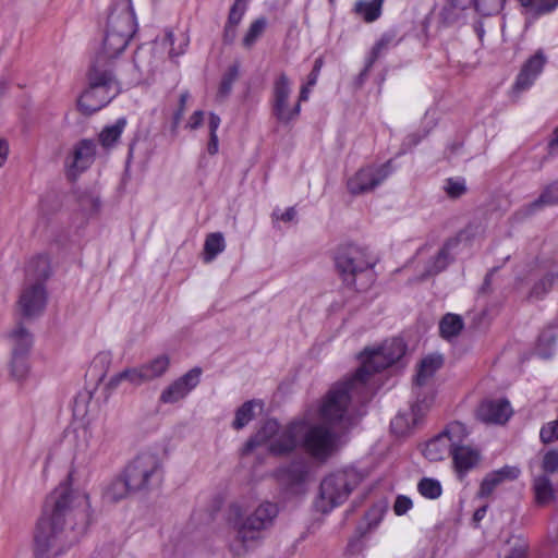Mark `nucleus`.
Segmentation results:
<instances>
[{
	"label": "nucleus",
	"instance_id": "f257e3e1",
	"mask_svg": "<svg viewBox=\"0 0 558 558\" xmlns=\"http://www.w3.org/2000/svg\"><path fill=\"white\" fill-rule=\"evenodd\" d=\"M68 480L46 498L34 542L36 558H57L71 548L88 525V495L75 490Z\"/></svg>",
	"mask_w": 558,
	"mask_h": 558
},
{
	"label": "nucleus",
	"instance_id": "f03ea898",
	"mask_svg": "<svg viewBox=\"0 0 558 558\" xmlns=\"http://www.w3.org/2000/svg\"><path fill=\"white\" fill-rule=\"evenodd\" d=\"M407 351L401 338L386 340L377 349H365L361 354L362 364L352 377L335 384L327 392L322 414L327 420L343 418L347 405L354 396L366 391L369 377L398 362Z\"/></svg>",
	"mask_w": 558,
	"mask_h": 558
},
{
	"label": "nucleus",
	"instance_id": "7ed1b4c3",
	"mask_svg": "<svg viewBox=\"0 0 558 558\" xmlns=\"http://www.w3.org/2000/svg\"><path fill=\"white\" fill-rule=\"evenodd\" d=\"M87 88L77 100L80 111L90 116L107 106L121 93L111 63L104 56H96L87 72Z\"/></svg>",
	"mask_w": 558,
	"mask_h": 558
},
{
	"label": "nucleus",
	"instance_id": "20e7f679",
	"mask_svg": "<svg viewBox=\"0 0 558 558\" xmlns=\"http://www.w3.org/2000/svg\"><path fill=\"white\" fill-rule=\"evenodd\" d=\"M376 260L366 247L355 244L340 246L335 256L336 267L343 282L356 291L366 290L374 281L372 269Z\"/></svg>",
	"mask_w": 558,
	"mask_h": 558
},
{
	"label": "nucleus",
	"instance_id": "39448f33",
	"mask_svg": "<svg viewBox=\"0 0 558 558\" xmlns=\"http://www.w3.org/2000/svg\"><path fill=\"white\" fill-rule=\"evenodd\" d=\"M326 399L327 396L324 398L323 403L319 408V417L323 421V423L307 425V423L304 421L302 449L318 462H326L336 452L338 448L337 433L331 430V428L327 427L326 425L332 426L338 423H343L344 421H347L349 407L348 404L343 418L327 420L322 414V408Z\"/></svg>",
	"mask_w": 558,
	"mask_h": 558
},
{
	"label": "nucleus",
	"instance_id": "423d86ee",
	"mask_svg": "<svg viewBox=\"0 0 558 558\" xmlns=\"http://www.w3.org/2000/svg\"><path fill=\"white\" fill-rule=\"evenodd\" d=\"M278 515V507L272 502L260 504L236 529V535L230 544L234 556L244 555L254 542L259 538L260 532L270 527Z\"/></svg>",
	"mask_w": 558,
	"mask_h": 558
},
{
	"label": "nucleus",
	"instance_id": "0eeeda50",
	"mask_svg": "<svg viewBox=\"0 0 558 558\" xmlns=\"http://www.w3.org/2000/svg\"><path fill=\"white\" fill-rule=\"evenodd\" d=\"M360 482L361 477L353 469L337 471L326 476L320 483L319 498L315 504L317 510L327 513L343 504Z\"/></svg>",
	"mask_w": 558,
	"mask_h": 558
},
{
	"label": "nucleus",
	"instance_id": "6e6552de",
	"mask_svg": "<svg viewBox=\"0 0 558 558\" xmlns=\"http://www.w3.org/2000/svg\"><path fill=\"white\" fill-rule=\"evenodd\" d=\"M123 471L130 481L131 489L135 493H147L158 487L163 480L161 460L153 452L140 453Z\"/></svg>",
	"mask_w": 558,
	"mask_h": 558
},
{
	"label": "nucleus",
	"instance_id": "1a4fd4ad",
	"mask_svg": "<svg viewBox=\"0 0 558 558\" xmlns=\"http://www.w3.org/2000/svg\"><path fill=\"white\" fill-rule=\"evenodd\" d=\"M391 172V160L379 167L369 166L362 168L348 181V190L352 195L371 192Z\"/></svg>",
	"mask_w": 558,
	"mask_h": 558
},
{
	"label": "nucleus",
	"instance_id": "9d476101",
	"mask_svg": "<svg viewBox=\"0 0 558 558\" xmlns=\"http://www.w3.org/2000/svg\"><path fill=\"white\" fill-rule=\"evenodd\" d=\"M464 433L463 424L454 422L449 424L442 433L426 442L423 454L432 462L444 460L450 456L456 438Z\"/></svg>",
	"mask_w": 558,
	"mask_h": 558
},
{
	"label": "nucleus",
	"instance_id": "9b49d317",
	"mask_svg": "<svg viewBox=\"0 0 558 558\" xmlns=\"http://www.w3.org/2000/svg\"><path fill=\"white\" fill-rule=\"evenodd\" d=\"M304 421H293L280 428L277 437L269 444L268 451L276 457H286L302 448Z\"/></svg>",
	"mask_w": 558,
	"mask_h": 558
},
{
	"label": "nucleus",
	"instance_id": "f8f14e48",
	"mask_svg": "<svg viewBox=\"0 0 558 558\" xmlns=\"http://www.w3.org/2000/svg\"><path fill=\"white\" fill-rule=\"evenodd\" d=\"M291 94L290 80L287 74L281 73L274 83L272 112L277 120L288 124L300 114V104L289 107L288 100Z\"/></svg>",
	"mask_w": 558,
	"mask_h": 558
},
{
	"label": "nucleus",
	"instance_id": "ddd939ff",
	"mask_svg": "<svg viewBox=\"0 0 558 558\" xmlns=\"http://www.w3.org/2000/svg\"><path fill=\"white\" fill-rule=\"evenodd\" d=\"M107 28L133 36L137 24L131 0H116L107 19Z\"/></svg>",
	"mask_w": 558,
	"mask_h": 558
},
{
	"label": "nucleus",
	"instance_id": "4468645a",
	"mask_svg": "<svg viewBox=\"0 0 558 558\" xmlns=\"http://www.w3.org/2000/svg\"><path fill=\"white\" fill-rule=\"evenodd\" d=\"M17 303L24 317L35 318L39 316L47 304L46 287L40 282L25 284Z\"/></svg>",
	"mask_w": 558,
	"mask_h": 558
},
{
	"label": "nucleus",
	"instance_id": "2eb2a0df",
	"mask_svg": "<svg viewBox=\"0 0 558 558\" xmlns=\"http://www.w3.org/2000/svg\"><path fill=\"white\" fill-rule=\"evenodd\" d=\"M202 369L194 367L166 387L159 398L162 403H175L184 399L198 384Z\"/></svg>",
	"mask_w": 558,
	"mask_h": 558
},
{
	"label": "nucleus",
	"instance_id": "dca6fc26",
	"mask_svg": "<svg viewBox=\"0 0 558 558\" xmlns=\"http://www.w3.org/2000/svg\"><path fill=\"white\" fill-rule=\"evenodd\" d=\"M308 475V465L304 459H296L276 470V477L287 490L296 494Z\"/></svg>",
	"mask_w": 558,
	"mask_h": 558
},
{
	"label": "nucleus",
	"instance_id": "f3484780",
	"mask_svg": "<svg viewBox=\"0 0 558 558\" xmlns=\"http://www.w3.org/2000/svg\"><path fill=\"white\" fill-rule=\"evenodd\" d=\"M547 62V58L542 49H538L532 57H530L524 64L520 73L517 76L513 89L515 92H523L530 88L536 77L541 74L544 65Z\"/></svg>",
	"mask_w": 558,
	"mask_h": 558
},
{
	"label": "nucleus",
	"instance_id": "a211bd4d",
	"mask_svg": "<svg viewBox=\"0 0 558 558\" xmlns=\"http://www.w3.org/2000/svg\"><path fill=\"white\" fill-rule=\"evenodd\" d=\"M476 415L484 423L505 424L512 415V408L507 399L486 400L480 404Z\"/></svg>",
	"mask_w": 558,
	"mask_h": 558
},
{
	"label": "nucleus",
	"instance_id": "6ab92c4d",
	"mask_svg": "<svg viewBox=\"0 0 558 558\" xmlns=\"http://www.w3.org/2000/svg\"><path fill=\"white\" fill-rule=\"evenodd\" d=\"M96 143L84 138L73 148L71 161L68 162L69 174L75 177L90 167L95 160Z\"/></svg>",
	"mask_w": 558,
	"mask_h": 558
},
{
	"label": "nucleus",
	"instance_id": "aec40b11",
	"mask_svg": "<svg viewBox=\"0 0 558 558\" xmlns=\"http://www.w3.org/2000/svg\"><path fill=\"white\" fill-rule=\"evenodd\" d=\"M465 435L466 433L464 432L459 438H456V445L451 448L450 453L453 465L460 477L473 469L480 461L478 451L462 444Z\"/></svg>",
	"mask_w": 558,
	"mask_h": 558
},
{
	"label": "nucleus",
	"instance_id": "412c9836",
	"mask_svg": "<svg viewBox=\"0 0 558 558\" xmlns=\"http://www.w3.org/2000/svg\"><path fill=\"white\" fill-rule=\"evenodd\" d=\"M132 37L133 36L121 32H113L106 27L102 48L97 56H104V58L111 63V69H113V59L125 50Z\"/></svg>",
	"mask_w": 558,
	"mask_h": 558
},
{
	"label": "nucleus",
	"instance_id": "4be33fe9",
	"mask_svg": "<svg viewBox=\"0 0 558 558\" xmlns=\"http://www.w3.org/2000/svg\"><path fill=\"white\" fill-rule=\"evenodd\" d=\"M427 403H414L408 413H400L391 421V428L398 435H404L415 427L424 416Z\"/></svg>",
	"mask_w": 558,
	"mask_h": 558
},
{
	"label": "nucleus",
	"instance_id": "5701e85b",
	"mask_svg": "<svg viewBox=\"0 0 558 558\" xmlns=\"http://www.w3.org/2000/svg\"><path fill=\"white\" fill-rule=\"evenodd\" d=\"M51 276L50 259L46 254H38L32 257L25 267V284L45 282Z\"/></svg>",
	"mask_w": 558,
	"mask_h": 558
},
{
	"label": "nucleus",
	"instance_id": "b1692460",
	"mask_svg": "<svg viewBox=\"0 0 558 558\" xmlns=\"http://www.w3.org/2000/svg\"><path fill=\"white\" fill-rule=\"evenodd\" d=\"M280 425L274 418L267 420L255 435L250 437L242 448V454H250L255 448L271 442L278 435Z\"/></svg>",
	"mask_w": 558,
	"mask_h": 558
},
{
	"label": "nucleus",
	"instance_id": "393cba45",
	"mask_svg": "<svg viewBox=\"0 0 558 558\" xmlns=\"http://www.w3.org/2000/svg\"><path fill=\"white\" fill-rule=\"evenodd\" d=\"M444 365V357L439 353H432L421 360L414 377V385L425 386Z\"/></svg>",
	"mask_w": 558,
	"mask_h": 558
},
{
	"label": "nucleus",
	"instance_id": "a878e982",
	"mask_svg": "<svg viewBox=\"0 0 558 558\" xmlns=\"http://www.w3.org/2000/svg\"><path fill=\"white\" fill-rule=\"evenodd\" d=\"M8 338L12 345L13 354L28 355L33 345V335L23 325L17 323L15 327L9 332Z\"/></svg>",
	"mask_w": 558,
	"mask_h": 558
},
{
	"label": "nucleus",
	"instance_id": "bb28decb",
	"mask_svg": "<svg viewBox=\"0 0 558 558\" xmlns=\"http://www.w3.org/2000/svg\"><path fill=\"white\" fill-rule=\"evenodd\" d=\"M130 493L134 492L131 489L130 481L123 471L106 486L104 497L111 502H118L124 499Z\"/></svg>",
	"mask_w": 558,
	"mask_h": 558
},
{
	"label": "nucleus",
	"instance_id": "cd10ccee",
	"mask_svg": "<svg viewBox=\"0 0 558 558\" xmlns=\"http://www.w3.org/2000/svg\"><path fill=\"white\" fill-rule=\"evenodd\" d=\"M384 0H357L354 4V13L362 16L366 23H372L381 15Z\"/></svg>",
	"mask_w": 558,
	"mask_h": 558
},
{
	"label": "nucleus",
	"instance_id": "c85d7f7f",
	"mask_svg": "<svg viewBox=\"0 0 558 558\" xmlns=\"http://www.w3.org/2000/svg\"><path fill=\"white\" fill-rule=\"evenodd\" d=\"M169 356L166 354H161L153 359L151 361L142 364L141 367L145 375V379L148 383L150 380L161 377L169 368Z\"/></svg>",
	"mask_w": 558,
	"mask_h": 558
},
{
	"label": "nucleus",
	"instance_id": "c756f323",
	"mask_svg": "<svg viewBox=\"0 0 558 558\" xmlns=\"http://www.w3.org/2000/svg\"><path fill=\"white\" fill-rule=\"evenodd\" d=\"M558 203V180L547 185L541 195L526 207L527 215L533 214L535 210L544 206L554 205Z\"/></svg>",
	"mask_w": 558,
	"mask_h": 558
},
{
	"label": "nucleus",
	"instance_id": "7c9ffc66",
	"mask_svg": "<svg viewBox=\"0 0 558 558\" xmlns=\"http://www.w3.org/2000/svg\"><path fill=\"white\" fill-rule=\"evenodd\" d=\"M128 380L132 385L141 386L142 384L147 383L145 379V375L142 371V367H129L123 369L122 372L112 376L108 383V386L112 389L117 388L121 381Z\"/></svg>",
	"mask_w": 558,
	"mask_h": 558
},
{
	"label": "nucleus",
	"instance_id": "2f4dec72",
	"mask_svg": "<svg viewBox=\"0 0 558 558\" xmlns=\"http://www.w3.org/2000/svg\"><path fill=\"white\" fill-rule=\"evenodd\" d=\"M453 244H456V241H447L444 244V246L439 250L438 254L427 266L426 271H425L426 276L437 275L448 267V265L452 260V258L450 257L449 251Z\"/></svg>",
	"mask_w": 558,
	"mask_h": 558
},
{
	"label": "nucleus",
	"instance_id": "473e14b6",
	"mask_svg": "<svg viewBox=\"0 0 558 558\" xmlns=\"http://www.w3.org/2000/svg\"><path fill=\"white\" fill-rule=\"evenodd\" d=\"M463 326V319L460 315L448 313L439 323L440 335L445 339H451L461 332Z\"/></svg>",
	"mask_w": 558,
	"mask_h": 558
},
{
	"label": "nucleus",
	"instance_id": "72a5a7b5",
	"mask_svg": "<svg viewBox=\"0 0 558 558\" xmlns=\"http://www.w3.org/2000/svg\"><path fill=\"white\" fill-rule=\"evenodd\" d=\"M225 247L226 243L222 233L215 232L208 234L204 243V262H213L217 255L225 250Z\"/></svg>",
	"mask_w": 558,
	"mask_h": 558
},
{
	"label": "nucleus",
	"instance_id": "f704fd0d",
	"mask_svg": "<svg viewBox=\"0 0 558 558\" xmlns=\"http://www.w3.org/2000/svg\"><path fill=\"white\" fill-rule=\"evenodd\" d=\"M533 488L538 505H546L554 498V489L550 480L546 474L534 478Z\"/></svg>",
	"mask_w": 558,
	"mask_h": 558
},
{
	"label": "nucleus",
	"instance_id": "c9c22d12",
	"mask_svg": "<svg viewBox=\"0 0 558 558\" xmlns=\"http://www.w3.org/2000/svg\"><path fill=\"white\" fill-rule=\"evenodd\" d=\"M125 124V119L121 118L114 124L106 126L99 134L101 145L106 148L112 147L120 138Z\"/></svg>",
	"mask_w": 558,
	"mask_h": 558
},
{
	"label": "nucleus",
	"instance_id": "e433bc0d",
	"mask_svg": "<svg viewBox=\"0 0 558 558\" xmlns=\"http://www.w3.org/2000/svg\"><path fill=\"white\" fill-rule=\"evenodd\" d=\"M267 24V19L264 16H260L251 23L242 40V45L245 49H251L255 45V43L264 34Z\"/></svg>",
	"mask_w": 558,
	"mask_h": 558
},
{
	"label": "nucleus",
	"instance_id": "4c0bfd02",
	"mask_svg": "<svg viewBox=\"0 0 558 558\" xmlns=\"http://www.w3.org/2000/svg\"><path fill=\"white\" fill-rule=\"evenodd\" d=\"M558 279V270L546 272L538 281H536L530 292V296L543 299L553 288Z\"/></svg>",
	"mask_w": 558,
	"mask_h": 558
},
{
	"label": "nucleus",
	"instance_id": "58836bf2",
	"mask_svg": "<svg viewBox=\"0 0 558 558\" xmlns=\"http://www.w3.org/2000/svg\"><path fill=\"white\" fill-rule=\"evenodd\" d=\"M257 404L255 400L244 402L236 411L232 423L234 429H241L254 418V407Z\"/></svg>",
	"mask_w": 558,
	"mask_h": 558
},
{
	"label": "nucleus",
	"instance_id": "ea45409f",
	"mask_svg": "<svg viewBox=\"0 0 558 558\" xmlns=\"http://www.w3.org/2000/svg\"><path fill=\"white\" fill-rule=\"evenodd\" d=\"M396 41V34L392 32H388L381 35L379 40L372 48L371 54L366 60V71H369L374 65L375 61L378 59L379 54L383 50L387 49L390 45Z\"/></svg>",
	"mask_w": 558,
	"mask_h": 558
},
{
	"label": "nucleus",
	"instance_id": "a19ab883",
	"mask_svg": "<svg viewBox=\"0 0 558 558\" xmlns=\"http://www.w3.org/2000/svg\"><path fill=\"white\" fill-rule=\"evenodd\" d=\"M239 76V65L232 64L228 68L227 72L223 74L221 82L219 84V88L217 92L218 99L227 98L231 90L233 83L238 80Z\"/></svg>",
	"mask_w": 558,
	"mask_h": 558
},
{
	"label": "nucleus",
	"instance_id": "79ce46f5",
	"mask_svg": "<svg viewBox=\"0 0 558 558\" xmlns=\"http://www.w3.org/2000/svg\"><path fill=\"white\" fill-rule=\"evenodd\" d=\"M417 490L422 496L429 499L438 498L442 492L439 481L430 477L422 478L417 484Z\"/></svg>",
	"mask_w": 558,
	"mask_h": 558
},
{
	"label": "nucleus",
	"instance_id": "37998d69",
	"mask_svg": "<svg viewBox=\"0 0 558 558\" xmlns=\"http://www.w3.org/2000/svg\"><path fill=\"white\" fill-rule=\"evenodd\" d=\"M27 356L12 353L10 363L11 375L17 380L23 379L28 373Z\"/></svg>",
	"mask_w": 558,
	"mask_h": 558
},
{
	"label": "nucleus",
	"instance_id": "c03bdc74",
	"mask_svg": "<svg viewBox=\"0 0 558 558\" xmlns=\"http://www.w3.org/2000/svg\"><path fill=\"white\" fill-rule=\"evenodd\" d=\"M523 7H532L537 15L553 11L558 5V0H519Z\"/></svg>",
	"mask_w": 558,
	"mask_h": 558
},
{
	"label": "nucleus",
	"instance_id": "a18cd8bd",
	"mask_svg": "<svg viewBox=\"0 0 558 558\" xmlns=\"http://www.w3.org/2000/svg\"><path fill=\"white\" fill-rule=\"evenodd\" d=\"M133 62L138 71L147 70L153 63L151 49L146 46L138 47L134 53Z\"/></svg>",
	"mask_w": 558,
	"mask_h": 558
},
{
	"label": "nucleus",
	"instance_id": "49530a36",
	"mask_svg": "<svg viewBox=\"0 0 558 558\" xmlns=\"http://www.w3.org/2000/svg\"><path fill=\"white\" fill-rule=\"evenodd\" d=\"M505 1L506 0H478L475 2L474 8L483 15H493L502 9Z\"/></svg>",
	"mask_w": 558,
	"mask_h": 558
},
{
	"label": "nucleus",
	"instance_id": "de8ad7c7",
	"mask_svg": "<svg viewBox=\"0 0 558 558\" xmlns=\"http://www.w3.org/2000/svg\"><path fill=\"white\" fill-rule=\"evenodd\" d=\"M445 191L450 198H459L466 192L464 179L449 178L446 181Z\"/></svg>",
	"mask_w": 558,
	"mask_h": 558
},
{
	"label": "nucleus",
	"instance_id": "09e8293b",
	"mask_svg": "<svg viewBox=\"0 0 558 558\" xmlns=\"http://www.w3.org/2000/svg\"><path fill=\"white\" fill-rule=\"evenodd\" d=\"M501 483L502 481L500 480V477H498V475L495 474L494 472L487 474L481 484L478 496L481 498L488 497L494 492V489Z\"/></svg>",
	"mask_w": 558,
	"mask_h": 558
},
{
	"label": "nucleus",
	"instance_id": "8fccbe9b",
	"mask_svg": "<svg viewBox=\"0 0 558 558\" xmlns=\"http://www.w3.org/2000/svg\"><path fill=\"white\" fill-rule=\"evenodd\" d=\"M246 9H247V3L234 1L232 7L230 8L228 20H227L226 24L230 25V26L238 27V25L241 23V20L243 17Z\"/></svg>",
	"mask_w": 558,
	"mask_h": 558
},
{
	"label": "nucleus",
	"instance_id": "3c124183",
	"mask_svg": "<svg viewBox=\"0 0 558 558\" xmlns=\"http://www.w3.org/2000/svg\"><path fill=\"white\" fill-rule=\"evenodd\" d=\"M542 469L545 474H554L558 472V449H551L544 454Z\"/></svg>",
	"mask_w": 558,
	"mask_h": 558
},
{
	"label": "nucleus",
	"instance_id": "603ef678",
	"mask_svg": "<svg viewBox=\"0 0 558 558\" xmlns=\"http://www.w3.org/2000/svg\"><path fill=\"white\" fill-rule=\"evenodd\" d=\"M539 438L544 444H550L558 439V420L545 424L539 432Z\"/></svg>",
	"mask_w": 558,
	"mask_h": 558
},
{
	"label": "nucleus",
	"instance_id": "864d4df0",
	"mask_svg": "<svg viewBox=\"0 0 558 558\" xmlns=\"http://www.w3.org/2000/svg\"><path fill=\"white\" fill-rule=\"evenodd\" d=\"M165 41L168 43L171 46L170 51H169V56L171 58H173V57H179V56L184 53L185 48H186V46L189 44V38L183 36L182 41H181L179 48H175L174 47V35H173V33L172 32H167L166 37H165Z\"/></svg>",
	"mask_w": 558,
	"mask_h": 558
},
{
	"label": "nucleus",
	"instance_id": "5fc2aeb1",
	"mask_svg": "<svg viewBox=\"0 0 558 558\" xmlns=\"http://www.w3.org/2000/svg\"><path fill=\"white\" fill-rule=\"evenodd\" d=\"M529 544L522 538H517L509 555L506 558H526Z\"/></svg>",
	"mask_w": 558,
	"mask_h": 558
},
{
	"label": "nucleus",
	"instance_id": "6e6d98bb",
	"mask_svg": "<svg viewBox=\"0 0 558 558\" xmlns=\"http://www.w3.org/2000/svg\"><path fill=\"white\" fill-rule=\"evenodd\" d=\"M500 477L502 483L505 481H513L520 475V469L517 466L505 465L499 470L494 471Z\"/></svg>",
	"mask_w": 558,
	"mask_h": 558
},
{
	"label": "nucleus",
	"instance_id": "4d7b16f0",
	"mask_svg": "<svg viewBox=\"0 0 558 558\" xmlns=\"http://www.w3.org/2000/svg\"><path fill=\"white\" fill-rule=\"evenodd\" d=\"M412 507V500L403 495H399L395 501L393 510L397 515L407 513Z\"/></svg>",
	"mask_w": 558,
	"mask_h": 558
},
{
	"label": "nucleus",
	"instance_id": "13d9d810",
	"mask_svg": "<svg viewBox=\"0 0 558 558\" xmlns=\"http://www.w3.org/2000/svg\"><path fill=\"white\" fill-rule=\"evenodd\" d=\"M555 342H556V338L554 335H551V333L541 335L538 338V354H539V356H542L543 359H549L551 356V353H546V352L541 351V347L543 344L551 347L555 344Z\"/></svg>",
	"mask_w": 558,
	"mask_h": 558
},
{
	"label": "nucleus",
	"instance_id": "bf43d9fd",
	"mask_svg": "<svg viewBox=\"0 0 558 558\" xmlns=\"http://www.w3.org/2000/svg\"><path fill=\"white\" fill-rule=\"evenodd\" d=\"M323 65H324V59H323V57H318L315 60L314 66L307 76V85L308 86H314L317 83V80H318V76H319Z\"/></svg>",
	"mask_w": 558,
	"mask_h": 558
},
{
	"label": "nucleus",
	"instance_id": "052dcab7",
	"mask_svg": "<svg viewBox=\"0 0 558 558\" xmlns=\"http://www.w3.org/2000/svg\"><path fill=\"white\" fill-rule=\"evenodd\" d=\"M81 206L96 213L100 207V201L93 195H85L81 198Z\"/></svg>",
	"mask_w": 558,
	"mask_h": 558
},
{
	"label": "nucleus",
	"instance_id": "680f3d73",
	"mask_svg": "<svg viewBox=\"0 0 558 558\" xmlns=\"http://www.w3.org/2000/svg\"><path fill=\"white\" fill-rule=\"evenodd\" d=\"M236 28L235 26L225 25L222 40L226 45H231L234 43L236 38Z\"/></svg>",
	"mask_w": 558,
	"mask_h": 558
},
{
	"label": "nucleus",
	"instance_id": "e2e57ef3",
	"mask_svg": "<svg viewBox=\"0 0 558 558\" xmlns=\"http://www.w3.org/2000/svg\"><path fill=\"white\" fill-rule=\"evenodd\" d=\"M203 120H204V112L202 110H197L190 117L187 126L191 130H196L202 125Z\"/></svg>",
	"mask_w": 558,
	"mask_h": 558
},
{
	"label": "nucleus",
	"instance_id": "0e129e2a",
	"mask_svg": "<svg viewBox=\"0 0 558 558\" xmlns=\"http://www.w3.org/2000/svg\"><path fill=\"white\" fill-rule=\"evenodd\" d=\"M276 219H279V220H282L284 222H290L292 221L295 216H296V211L294 209V207H289L284 213H282L280 216H278L277 211L274 213L272 215Z\"/></svg>",
	"mask_w": 558,
	"mask_h": 558
},
{
	"label": "nucleus",
	"instance_id": "69168bd1",
	"mask_svg": "<svg viewBox=\"0 0 558 558\" xmlns=\"http://www.w3.org/2000/svg\"><path fill=\"white\" fill-rule=\"evenodd\" d=\"M220 125V117L214 112L209 113V121H208V128H209V134H217V130Z\"/></svg>",
	"mask_w": 558,
	"mask_h": 558
},
{
	"label": "nucleus",
	"instance_id": "338daca9",
	"mask_svg": "<svg viewBox=\"0 0 558 558\" xmlns=\"http://www.w3.org/2000/svg\"><path fill=\"white\" fill-rule=\"evenodd\" d=\"M218 135L217 134H209V142L207 145V150L209 155H216L218 153Z\"/></svg>",
	"mask_w": 558,
	"mask_h": 558
},
{
	"label": "nucleus",
	"instance_id": "774afa93",
	"mask_svg": "<svg viewBox=\"0 0 558 558\" xmlns=\"http://www.w3.org/2000/svg\"><path fill=\"white\" fill-rule=\"evenodd\" d=\"M548 150L549 154L555 153L558 150V126L553 132V137L548 142Z\"/></svg>",
	"mask_w": 558,
	"mask_h": 558
}]
</instances>
